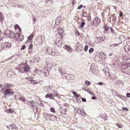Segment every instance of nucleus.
<instances>
[{
  "label": "nucleus",
  "mask_w": 130,
  "mask_h": 130,
  "mask_svg": "<svg viewBox=\"0 0 130 130\" xmlns=\"http://www.w3.org/2000/svg\"><path fill=\"white\" fill-rule=\"evenodd\" d=\"M61 73L63 78L66 79L67 80H69L74 78V76L72 74H70L66 73Z\"/></svg>",
  "instance_id": "obj_1"
},
{
  "label": "nucleus",
  "mask_w": 130,
  "mask_h": 130,
  "mask_svg": "<svg viewBox=\"0 0 130 130\" xmlns=\"http://www.w3.org/2000/svg\"><path fill=\"white\" fill-rule=\"evenodd\" d=\"M12 37L18 41H21L24 39L23 35L20 33L13 34Z\"/></svg>",
  "instance_id": "obj_2"
},
{
  "label": "nucleus",
  "mask_w": 130,
  "mask_h": 130,
  "mask_svg": "<svg viewBox=\"0 0 130 130\" xmlns=\"http://www.w3.org/2000/svg\"><path fill=\"white\" fill-rule=\"evenodd\" d=\"M4 98H6L7 96L13 95L14 92L12 91V90L11 89H7L4 91Z\"/></svg>",
  "instance_id": "obj_3"
},
{
  "label": "nucleus",
  "mask_w": 130,
  "mask_h": 130,
  "mask_svg": "<svg viewBox=\"0 0 130 130\" xmlns=\"http://www.w3.org/2000/svg\"><path fill=\"white\" fill-rule=\"evenodd\" d=\"M44 118L46 120L53 121L54 120L55 117L51 114L47 113H44Z\"/></svg>",
  "instance_id": "obj_4"
},
{
  "label": "nucleus",
  "mask_w": 130,
  "mask_h": 130,
  "mask_svg": "<svg viewBox=\"0 0 130 130\" xmlns=\"http://www.w3.org/2000/svg\"><path fill=\"white\" fill-rule=\"evenodd\" d=\"M2 47L1 48H5L6 49H8L10 48L11 46V43L9 42H6L4 43H3L1 44Z\"/></svg>",
  "instance_id": "obj_5"
},
{
  "label": "nucleus",
  "mask_w": 130,
  "mask_h": 130,
  "mask_svg": "<svg viewBox=\"0 0 130 130\" xmlns=\"http://www.w3.org/2000/svg\"><path fill=\"white\" fill-rule=\"evenodd\" d=\"M57 32L58 33L57 34L58 36L60 37V39H62L63 38V36L62 34L63 32L62 29L60 27L59 28L57 29Z\"/></svg>",
  "instance_id": "obj_6"
},
{
  "label": "nucleus",
  "mask_w": 130,
  "mask_h": 130,
  "mask_svg": "<svg viewBox=\"0 0 130 130\" xmlns=\"http://www.w3.org/2000/svg\"><path fill=\"white\" fill-rule=\"evenodd\" d=\"M46 54L49 55H51L53 56L55 55V53L53 52L52 48L51 47H48L46 50Z\"/></svg>",
  "instance_id": "obj_7"
},
{
  "label": "nucleus",
  "mask_w": 130,
  "mask_h": 130,
  "mask_svg": "<svg viewBox=\"0 0 130 130\" xmlns=\"http://www.w3.org/2000/svg\"><path fill=\"white\" fill-rule=\"evenodd\" d=\"M83 46L82 44L78 43L77 44V46L76 48L77 51H82L83 50Z\"/></svg>",
  "instance_id": "obj_8"
},
{
  "label": "nucleus",
  "mask_w": 130,
  "mask_h": 130,
  "mask_svg": "<svg viewBox=\"0 0 130 130\" xmlns=\"http://www.w3.org/2000/svg\"><path fill=\"white\" fill-rule=\"evenodd\" d=\"M13 34L12 32H11L10 30L8 29H6L5 31L4 34L7 36H11V35Z\"/></svg>",
  "instance_id": "obj_9"
},
{
  "label": "nucleus",
  "mask_w": 130,
  "mask_h": 130,
  "mask_svg": "<svg viewBox=\"0 0 130 130\" xmlns=\"http://www.w3.org/2000/svg\"><path fill=\"white\" fill-rule=\"evenodd\" d=\"M78 113L84 116H86V114L85 112V111L84 110L82 109L81 110L80 109H79L77 111Z\"/></svg>",
  "instance_id": "obj_10"
},
{
  "label": "nucleus",
  "mask_w": 130,
  "mask_h": 130,
  "mask_svg": "<svg viewBox=\"0 0 130 130\" xmlns=\"http://www.w3.org/2000/svg\"><path fill=\"white\" fill-rule=\"evenodd\" d=\"M116 19V17L113 16H111L110 18V21L111 23L112 24L115 23Z\"/></svg>",
  "instance_id": "obj_11"
},
{
  "label": "nucleus",
  "mask_w": 130,
  "mask_h": 130,
  "mask_svg": "<svg viewBox=\"0 0 130 130\" xmlns=\"http://www.w3.org/2000/svg\"><path fill=\"white\" fill-rule=\"evenodd\" d=\"M15 99L17 100H20L21 101L24 102L25 101V98L23 96H22L19 95L18 96L15 98Z\"/></svg>",
  "instance_id": "obj_12"
},
{
  "label": "nucleus",
  "mask_w": 130,
  "mask_h": 130,
  "mask_svg": "<svg viewBox=\"0 0 130 130\" xmlns=\"http://www.w3.org/2000/svg\"><path fill=\"white\" fill-rule=\"evenodd\" d=\"M128 66H128V63H124L122 64L121 67L122 69H127Z\"/></svg>",
  "instance_id": "obj_13"
},
{
  "label": "nucleus",
  "mask_w": 130,
  "mask_h": 130,
  "mask_svg": "<svg viewBox=\"0 0 130 130\" xmlns=\"http://www.w3.org/2000/svg\"><path fill=\"white\" fill-rule=\"evenodd\" d=\"M46 68L47 70L48 71L52 67L53 65L52 64H51L49 62H46Z\"/></svg>",
  "instance_id": "obj_14"
},
{
  "label": "nucleus",
  "mask_w": 130,
  "mask_h": 130,
  "mask_svg": "<svg viewBox=\"0 0 130 130\" xmlns=\"http://www.w3.org/2000/svg\"><path fill=\"white\" fill-rule=\"evenodd\" d=\"M100 22V20L98 17L95 18L94 20V23L96 25L99 24Z\"/></svg>",
  "instance_id": "obj_15"
},
{
  "label": "nucleus",
  "mask_w": 130,
  "mask_h": 130,
  "mask_svg": "<svg viewBox=\"0 0 130 130\" xmlns=\"http://www.w3.org/2000/svg\"><path fill=\"white\" fill-rule=\"evenodd\" d=\"M64 48L67 51H68V52H71L72 51V50L71 48L70 47L67 45L64 46Z\"/></svg>",
  "instance_id": "obj_16"
},
{
  "label": "nucleus",
  "mask_w": 130,
  "mask_h": 130,
  "mask_svg": "<svg viewBox=\"0 0 130 130\" xmlns=\"http://www.w3.org/2000/svg\"><path fill=\"white\" fill-rule=\"evenodd\" d=\"M35 103V102L33 101H31L30 102L29 101H28L27 102V104L31 106V107L33 108V107H34V105Z\"/></svg>",
  "instance_id": "obj_17"
},
{
  "label": "nucleus",
  "mask_w": 130,
  "mask_h": 130,
  "mask_svg": "<svg viewBox=\"0 0 130 130\" xmlns=\"http://www.w3.org/2000/svg\"><path fill=\"white\" fill-rule=\"evenodd\" d=\"M97 67L95 66H92L91 67L90 70L92 73H94L96 70Z\"/></svg>",
  "instance_id": "obj_18"
},
{
  "label": "nucleus",
  "mask_w": 130,
  "mask_h": 130,
  "mask_svg": "<svg viewBox=\"0 0 130 130\" xmlns=\"http://www.w3.org/2000/svg\"><path fill=\"white\" fill-rule=\"evenodd\" d=\"M45 97L46 98H49L52 99H54V96L52 94H47L46 95Z\"/></svg>",
  "instance_id": "obj_19"
},
{
  "label": "nucleus",
  "mask_w": 130,
  "mask_h": 130,
  "mask_svg": "<svg viewBox=\"0 0 130 130\" xmlns=\"http://www.w3.org/2000/svg\"><path fill=\"white\" fill-rule=\"evenodd\" d=\"M42 36H40V37H39L38 39L36 40V42H38V44H40L42 42Z\"/></svg>",
  "instance_id": "obj_20"
},
{
  "label": "nucleus",
  "mask_w": 130,
  "mask_h": 130,
  "mask_svg": "<svg viewBox=\"0 0 130 130\" xmlns=\"http://www.w3.org/2000/svg\"><path fill=\"white\" fill-rule=\"evenodd\" d=\"M98 39V41L99 42H100L104 41L105 39V37L104 36H102L99 38H97Z\"/></svg>",
  "instance_id": "obj_21"
},
{
  "label": "nucleus",
  "mask_w": 130,
  "mask_h": 130,
  "mask_svg": "<svg viewBox=\"0 0 130 130\" xmlns=\"http://www.w3.org/2000/svg\"><path fill=\"white\" fill-rule=\"evenodd\" d=\"M83 90L87 92H88L90 94L92 95H94V94L93 93V92L91 90H90L89 89L87 90L85 88H82Z\"/></svg>",
  "instance_id": "obj_22"
},
{
  "label": "nucleus",
  "mask_w": 130,
  "mask_h": 130,
  "mask_svg": "<svg viewBox=\"0 0 130 130\" xmlns=\"http://www.w3.org/2000/svg\"><path fill=\"white\" fill-rule=\"evenodd\" d=\"M119 39L122 41H124L125 40V38L123 35H121L119 37Z\"/></svg>",
  "instance_id": "obj_23"
},
{
  "label": "nucleus",
  "mask_w": 130,
  "mask_h": 130,
  "mask_svg": "<svg viewBox=\"0 0 130 130\" xmlns=\"http://www.w3.org/2000/svg\"><path fill=\"white\" fill-rule=\"evenodd\" d=\"M56 44L59 47H60L61 46L62 44V42L61 41H59L58 42H56Z\"/></svg>",
  "instance_id": "obj_24"
},
{
  "label": "nucleus",
  "mask_w": 130,
  "mask_h": 130,
  "mask_svg": "<svg viewBox=\"0 0 130 130\" xmlns=\"http://www.w3.org/2000/svg\"><path fill=\"white\" fill-rule=\"evenodd\" d=\"M14 28L15 29H18L19 31L20 32H21V29L19 27L18 25L17 24L14 26Z\"/></svg>",
  "instance_id": "obj_25"
},
{
  "label": "nucleus",
  "mask_w": 130,
  "mask_h": 130,
  "mask_svg": "<svg viewBox=\"0 0 130 130\" xmlns=\"http://www.w3.org/2000/svg\"><path fill=\"white\" fill-rule=\"evenodd\" d=\"M116 75L115 74L114 75L113 74L112 75H111V78L112 79L114 80L117 78V77Z\"/></svg>",
  "instance_id": "obj_26"
},
{
  "label": "nucleus",
  "mask_w": 130,
  "mask_h": 130,
  "mask_svg": "<svg viewBox=\"0 0 130 130\" xmlns=\"http://www.w3.org/2000/svg\"><path fill=\"white\" fill-rule=\"evenodd\" d=\"M124 50L126 52H128L129 50V47L128 46H125L124 47Z\"/></svg>",
  "instance_id": "obj_27"
},
{
  "label": "nucleus",
  "mask_w": 130,
  "mask_h": 130,
  "mask_svg": "<svg viewBox=\"0 0 130 130\" xmlns=\"http://www.w3.org/2000/svg\"><path fill=\"white\" fill-rule=\"evenodd\" d=\"M29 67L28 66H25L24 68V71L26 72H27L29 69Z\"/></svg>",
  "instance_id": "obj_28"
},
{
  "label": "nucleus",
  "mask_w": 130,
  "mask_h": 130,
  "mask_svg": "<svg viewBox=\"0 0 130 130\" xmlns=\"http://www.w3.org/2000/svg\"><path fill=\"white\" fill-rule=\"evenodd\" d=\"M85 24V23L84 22H83L81 23L79 26V28L80 29H82L84 27V26Z\"/></svg>",
  "instance_id": "obj_29"
},
{
  "label": "nucleus",
  "mask_w": 130,
  "mask_h": 130,
  "mask_svg": "<svg viewBox=\"0 0 130 130\" xmlns=\"http://www.w3.org/2000/svg\"><path fill=\"white\" fill-rule=\"evenodd\" d=\"M16 127V126L15 125L13 124L11 126L9 127V129H12L14 128L15 129Z\"/></svg>",
  "instance_id": "obj_30"
},
{
  "label": "nucleus",
  "mask_w": 130,
  "mask_h": 130,
  "mask_svg": "<svg viewBox=\"0 0 130 130\" xmlns=\"http://www.w3.org/2000/svg\"><path fill=\"white\" fill-rule=\"evenodd\" d=\"M91 84L90 82L88 80H86L85 82V84L86 86L90 85Z\"/></svg>",
  "instance_id": "obj_31"
},
{
  "label": "nucleus",
  "mask_w": 130,
  "mask_h": 130,
  "mask_svg": "<svg viewBox=\"0 0 130 130\" xmlns=\"http://www.w3.org/2000/svg\"><path fill=\"white\" fill-rule=\"evenodd\" d=\"M4 17L2 13H0V21L2 22L3 21Z\"/></svg>",
  "instance_id": "obj_32"
},
{
  "label": "nucleus",
  "mask_w": 130,
  "mask_h": 130,
  "mask_svg": "<svg viewBox=\"0 0 130 130\" xmlns=\"http://www.w3.org/2000/svg\"><path fill=\"white\" fill-rule=\"evenodd\" d=\"M123 59L124 60H126L128 59H130V57H129L123 56Z\"/></svg>",
  "instance_id": "obj_33"
},
{
  "label": "nucleus",
  "mask_w": 130,
  "mask_h": 130,
  "mask_svg": "<svg viewBox=\"0 0 130 130\" xmlns=\"http://www.w3.org/2000/svg\"><path fill=\"white\" fill-rule=\"evenodd\" d=\"M34 34H31L29 37H28V39L29 40H31L33 37Z\"/></svg>",
  "instance_id": "obj_34"
},
{
  "label": "nucleus",
  "mask_w": 130,
  "mask_h": 130,
  "mask_svg": "<svg viewBox=\"0 0 130 130\" xmlns=\"http://www.w3.org/2000/svg\"><path fill=\"white\" fill-rule=\"evenodd\" d=\"M119 44L114 43L109 45V46L110 47H111L113 46L114 47H115L117 46Z\"/></svg>",
  "instance_id": "obj_35"
},
{
  "label": "nucleus",
  "mask_w": 130,
  "mask_h": 130,
  "mask_svg": "<svg viewBox=\"0 0 130 130\" xmlns=\"http://www.w3.org/2000/svg\"><path fill=\"white\" fill-rule=\"evenodd\" d=\"M51 111L53 113H55V109L53 107H52L50 109Z\"/></svg>",
  "instance_id": "obj_36"
},
{
  "label": "nucleus",
  "mask_w": 130,
  "mask_h": 130,
  "mask_svg": "<svg viewBox=\"0 0 130 130\" xmlns=\"http://www.w3.org/2000/svg\"><path fill=\"white\" fill-rule=\"evenodd\" d=\"M88 46L87 45H86L85 46L84 50L85 52H86L87 51L88 49Z\"/></svg>",
  "instance_id": "obj_37"
},
{
  "label": "nucleus",
  "mask_w": 130,
  "mask_h": 130,
  "mask_svg": "<svg viewBox=\"0 0 130 130\" xmlns=\"http://www.w3.org/2000/svg\"><path fill=\"white\" fill-rule=\"evenodd\" d=\"M46 1L47 3L50 4H52L53 3L51 0H46Z\"/></svg>",
  "instance_id": "obj_38"
},
{
  "label": "nucleus",
  "mask_w": 130,
  "mask_h": 130,
  "mask_svg": "<svg viewBox=\"0 0 130 130\" xmlns=\"http://www.w3.org/2000/svg\"><path fill=\"white\" fill-rule=\"evenodd\" d=\"M120 83H121V82L119 80H117L115 83V84L116 85H118V84H120Z\"/></svg>",
  "instance_id": "obj_39"
},
{
  "label": "nucleus",
  "mask_w": 130,
  "mask_h": 130,
  "mask_svg": "<svg viewBox=\"0 0 130 130\" xmlns=\"http://www.w3.org/2000/svg\"><path fill=\"white\" fill-rule=\"evenodd\" d=\"M94 51V49L92 48H91L90 49L89 51V52L90 53H92Z\"/></svg>",
  "instance_id": "obj_40"
},
{
  "label": "nucleus",
  "mask_w": 130,
  "mask_h": 130,
  "mask_svg": "<svg viewBox=\"0 0 130 130\" xmlns=\"http://www.w3.org/2000/svg\"><path fill=\"white\" fill-rule=\"evenodd\" d=\"M3 38V34L0 32V41Z\"/></svg>",
  "instance_id": "obj_41"
},
{
  "label": "nucleus",
  "mask_w": 130,
  "mask_h": 130,
  "mask_svg": "<svg viewBox=\"0 0 130 130\" xmlns=\"http://www.w3.org/2000/svg\"><path fill=\"white\" fill-rule=\"evenodd\" d=\"M11 85L9 84H5V86L7 88H9L10 87Z\"/></svg>",
  "instance_id": "obj_42"
},
{
  "label": "nucleus",
  "mask_w": 130,
  "mask_h": 130,
  "mask_svg": "<svg viewBox=\"0 0 130 130\" xmlns=\"http://www.w3.org/2000/svg\"><path fill=\"white\" fill-rule=\"evenodd\" d=\"M13 111L12 110V109H10L8 110V112L11 113H12L13 112Z\"/></svg>",
  "instance_id": "obj_43"
},
{
  "label": "nucleus",
  "mask_w": 130,
  "mask_h": 130,
  "mask_svg": "<svg viewBox=\"0 0 130 130\" xmlns=\"http://www.w3.org/2000/svg\"><path fill=\"white\" fill-rule=\"evenodd\" d=\"M109 29V27H108L107 26H105V30L107 31Z\"/></svg>",
  "instance_id": "obj_44"
},
{
  "label": "nucleus",
  "mask_w": 130,
  "mask_h": 130,
  "mask_svg": "<svg viewBox=\"0 0 130 130\" xmlns=\"http://www.w3.org/2000/svg\"><path fill=\"white\" fill-rule=\"evenodd\" d=\"M26 79L28 80V81H27V82L29 83H31V81H32V80H31V79H29V78H26Z\"/></svg>",
  "instance_id": "obj_45"
},
{
  "label": "nucleus",
  "mask_w": 130,
  "mask_h": 130,
  "mask_svg": "<svg viewBox=\"0 0 130 130\" xmlns=\"http://www.w3.org/2000/svg\"><path fill=\"white\" fill-rule=\"evenodd\" d=\"M83 7V6L82 5H80L78 7L77 9H81Z\"/></svg>",
  "instance_id": "obj_46"
},
{
  "label": "nucleus",
  "mask_w": 130,
  "mask_h": 130,
  "mask_svg": "<svg viewBox=\"0 0 130 130\" xmlns=\"http://www.w3.org/2000/svg\"><path fill=\"white\" fill-rule=\"evenodd\" d=\"M36 19L35 17H34L33 18V24L35 23L36 21Z\"/></svg>",
  "instance_id": "obj_47"
},
{
  "label": "nucleus",
  "mask_w": 130,
  "mask_h": 130,
  "mask_svg": "<svg viewBox=\"0 0 130 130\" xmlns=\"http://www.w3.org/2000/svg\"><path fill=\"white\" fill-rule=\"evenodd\" d=\"M109 29L111 30V31L112 34L114 33V30L110 27H109Z\"/></svg>",
  "instance_id": "obj_48"
},
{
  "label": "nucleus",
  "mask_w": 130,
  "mask_h": 130,
  "mask_svg": "<svg viewBox=\"0 0 130 130\" xmlns=\"http://www.w3.org/2000/svg\"><path fill=\"white\" fill-rule=\"evenodd\" d=\"M122 109L123 110H125L127 111L128 110V108L126 107H123L122 108Z\"/></svg>",
  "instance_id": "obj_49"
},
{
  "label": "nucleus",
  "mask_w": 130,
  "mask_h": 130,
  "mask_svg": "<svg viewBox=\"0 0 130 130\" xmlns=\"http://www.w3.org/2000/svg\"><path fill=\"white\" fill-rule=\"evenodd\" d=\"M25 48V45H23L22 46L21 48V50H23Z\"/></svg>",
  "instance_id": "obj_50"
},
{
  "label": "nucleus",
  "mask_w": 130,
  "mask_h": 130,
  "mask_svg": "<svg viewBox=\"0 0 130 130\" xmlns=\"http://www.w3.org/2000/svg\"><path fill=\"white\" fill-rule=\"evenodd\" d=\"M75 32L77 34V35L78 36L80 35V33L78 32V31L77 30H76L75 31Z\"/></svg>",
  "instance_id": "obj_51"
},
{
  "label": "nucleus",
  "mask_w": 130,
  "mask_h": 130,
  "mask_svg": "<svg viewBox=\"0 0 130 130\" xmlns=\"http://www.w3.org/2000/svg\"><path fill=\"white\" fill-rule=\"evenodd\" d=\"M116 125L119 128H121L122 127V125L120 124H116Z\"/></svg>",
  "instance_id": "obj_52"
},
{
  "label": "nucleus",
  "mask_w": 130,
  "mask_h": 130,
  "mask_svg": "<svg viewBox=\"0 0 130 130\" xmlns=\"http://www.w3.org/2000/svg\"><path fill=\"white\" fill-rule=\"evenodd\" d=\"M91 20V17L90 16H89L88 18V21H90Z\"/></svg>",
  "instance_id": "obj_53"
},
{
  "label": "nucleus",
  "mask_w": 130,
  "mask_h": 130,
  "mask_svg": "<svg viewBox=\"0 0 130 130\" xmlns=\"http://www.w3.org/2000/svg\"><path fill=\"white\" fill-rule=\"evenodd\" d=\"M103 83L102 82H99V83H97V84H98V85H103Z\"/></svg>",
  "instance_id": "obj_54"
},
{
  "label": "nucleus",
  "mask_w": 130,
  "mask_h": 130,
  "mask_svg": "<svg viewBox=\"0 0 130 130\" xmlns=\"http://www.w3.org/2000/svg\"><path fill=\"white\" fill-rule=\"evenodd\" d=\"M126 95L127 97H130V93H126Z\"/></svg>",
  "instance_id": "obj_55"
},
{
  "label": "nucleus",
  "mask_w": 130,
  "mask_h": 130,
  "mask_svg": "<svg viewBox=\"0 0 130 130\" xmlns=\"http://www.w3.org/2000/svg\"><path fill=\"white\" fill-rule=\"evenodd\" d=\"M75 96V95H76L77 93H76L74 91H72L71 92Z\"/></svg>",
  "instance_id": "obj_56"
},
{
  "label": "nucleus",
  "mask_w": 130,
  "mask_h": 130,
  "mask_svg": "<svg viewBox=\"0 0 130 130\" xmlns=\"http://www.w3.org/2000/svg\"><path fill=\"white\" fill-rule=\"evenodd\" d=\"M34 82H35V84H37L40 83L39 81H37L35 80H34Z\"/></svg>",
  "instance_id": "obj_57"
},
{
  "label": "nucleus",
  "mask_w": 130,
  "mask_h": 130,
  "mask_svg": "<svg viewBox=\"0 0 130 130\" xmlns=\"http://www.w3.org/2000/svg\"><path fill=\"white\" fill-rule=\"evenodd\" d=\"M32 47L33 45L32 44H31L29 45V48L30 49H31L32 48Z\"/></svg>",
  "instance_id": "obj_58"
},
{
  "label": "nucleus",
  "mask_w": 130,
  "mask_h": 130,
  "mask_svg": "<svg viewBox=\"0 0 130 130\" xmlns=\"http://www.w3.org/2000/svg\"><path fill=\"white\" fill-rule=\"evenodd\" d=\"M82 101L84 102H85L86 101V100L85 98H83L82 99Z\"/></svg>",
  "instance_id": "obj_59"
},
{
  "label": "nucleus",
  "mask_w": 130,
  "mask_h": 130,
  "mask_svg": "<svg viewBox=\"0 0 130 130\" xmlns=\"http://www.w3.org/2000/svg\"><path fill=\"white\" fill-rule=\"evenodd\" d=\"M119 15L120 17H122L123 15V14L122 12H120L119 14Z\"/></svg>",
  "instance_id": "obj_60"
},
{
  "label": "nucleus",
  "mask_w": 130,
  "mask_h": 130,
  "mask_svg": "<svg viewBox=\"0 0 130 130\" xmlns=\"http://www.w3.org/2000/svg\"><path fill=\"white\" fill-rule=\"evenodd\" d=\"M35 82H34V80H32L31 81V84H35Z\"/></svg>",
  "instance_id": "obj_61"
},
{
  "label": "nucleus",
  "mask_w": 130,
  "mask_h": 130,
  "mask_svg": "<svg viewBox=\"0 0 130 130\" xmlns=\"http://www.w3.org/2000/svg\"><path fill=\"white\" fill-rule=\"evenodd\" d=\"M95 98L96 97L95 96L92 97L91 98V99L93 100H95Z\"/></svg>",
  "instance_id": "obj_62"
},
{
  "label": "nucleus",
  "mask_w": 130,
  "mask_h": 130,
  "mask_svg": "<svg viewBox=\"0 0 130 130\" xmlns=\"http://www.w3.org/2000/svg\"><path fill=\"white\" fill-rule=\"evenodd\" d=\"M54 95L55 96H56L57 97H59V96H58V94L57 93H56V94H54Z\"/></svg>",
  "instance_id": "obj_63"
},
{
  "label": "nucleus",
  "mask_w": 130,
  "mask_h": 130,
  "mask_svg": "<svg viewBox=\"0 0 130 130\" xmlns=\"http://www.w3.org/2000/svg\"><path fill=\"white\" fill-rule=\"evenodd\" d=\"M82 15L83 17H85V16L84 15V13H83L82 14Z\"/></svg>",
  "instance_id": "obj_64"
}]
</instances>
